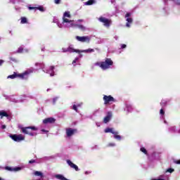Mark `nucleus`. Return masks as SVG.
<instances>
[{
    "instance_id": "f257e3e1",
    "label": "nucleus",
    "mask_w": 180,
    "mask_h": 180,
    "mask_svg": "<svg viewBox=\"0 0 180 180\" xmlns=\"http://www.w3.org/2000/svg\"><path fill=\"white\" fill-rule=\"evenodd\" d=\"M94 65L100 67L103 71L109 70L113 65V60L110 58H105L104 61L96 62Z\"/></svg>"
},
{
    "instance_id": "f03ea898",
    "label": "nucleus",
    "mask_w": 180,
    "mask_h": 180,
    "mask_svg": "<svg viewBox=\"0 0 180 180\" xmlns=\"http://www.w3.org/2000/svg\"><path fill=\"white\" fill-rule=\"evenodd\" d=\"M21 130L23 133V134H28V136H37V133L33 132L34 131H37V128L36 127H22Z\"/></svg>"
},
{
    "instance_id": "7ed1b4c3",
    "label": "nucleus",
    "mask_w": 180,
    "mask_h": 180,
    "mask_svg": "<svg viewBox=\"0 0 180 180\" xmlns=\"http://www.w3.org/2000/svg\"><path fill=\"white\" fill-rule=\"evenodd\" d=\"M26 75H29V72L25 71L21 74L14 72L13 75H8L7 78H10L11 79H15V78H20L21 79H25V77H26Z\"/></svg>"
},
{
    "instance_id": "20e7f679",
    "label": "nucleus",
    "mask_w": 180,
    "mask_h": 180,
    "mask_svg": "<svg viewBox=\"0 0 180 180\" xmlns=\"http://www.w3.org/2000/svg\"><path fill=\"white\" fill-rule=\"evenodd\" d=\"M98 20H99L101 23H103V26L105 27H107V29H109L112 25V20L109 18H106L103 16H101L98 18Z\"/></svg>"
},
{
    "instance_id": "39448f33",
    "label": "nucleus",
    "mask_w": 180,
    "mask_h": 180,
    "mask_svg": "<svg viewBox=\"0 0 180 180\" xmlns=\"http://www.w3.org/2000/svg\"><path fill=\"white\" fill-rule=\"evenodd\" d=\"M10 137L11 139H12V140H13L14 141H17L18 143H19L20 141H23V140H25V136H23V135L22 134H11Z\"/></svg>"
},
{
    "instance_id": "423d86ee",
    "label": "nucleus",
    "mask_w": 180,
    "mask_h": 180,
    "mask_svg": "<svg viewBox=\"0 0 180 180\" xmlns=\"http://www.w3.org/2000/svg\"><path fill=\"white\" fill-rule=\"evenodd\" d=\"M67 18H71V14L70 13V11H65L63 13V23H72V20H68Z\"/></svg>"
},
{
    "instance_id": "0eeeda50",
    "label": "nucleus",
    "mask_w": 180,
    "mask_h": 180,
    "mask_svg": "<svg viewBox=\"0 0 180 180\" xmlns=\"http://www.w3.org/2000/svg\"><path fill=\"white\" fill-rule=\"evenodd\" d=\"M76 39L77 40V41H81V43H89L91 41V38L89 37V36H76Z\"/></svg>"
},
{
    "instance_id": "6e6552de",
    "label": "nucleus",
    "mask_w": 180,
    "mask_h": 180,
    "mask_svg": "<svg viewBox=\"0 0 180 180\" xmlns=\"http://www.w3.org/2000/svg\"><path fill=\"white\" fill-rule=\"evenodd\" d=\"M104 101V105H109L110 102H115V98H113L112 96H106L104 95L103 98Z\"/></svg>"
},
{
    "instance_id": "1a4fd4ad",
    "label": "nucleus",
    "mask_w": 180,
    "mask_h": 180,
    "mask_svg": "<svg viewBox=\"0 0 180 180\" xmlns=\"http://www.w3.org/2000/svg\"><path fill=\"white\" fill-rule=\"evenodd\" d=\"M131 16V13H127V14L125 15V18H127V23H126V26L127 27H130V25H131V23H133V18H130Z\"/></svg>"
},
{
    "instance_id": "9d476101",
    "label": "nucleus",
    "mask_w": 180,
    "mask_h": 180,
    "mask_svg": "<svg viewBox=\"0 0 180 180\" xmlns=\"http://www.w3.org/2000/svg\"><path fill=\"white\" fill-rule=\"evenodd\" d=\"M77 133V129H72V128H67L66 129V135L67 137H71L72 136H74Z\"/></svg>"
},
{
    "instance_id": "9b49d317",
    "label": "nucleus",
    "mask_w": 180,
    "mask_h": 180,
    "mask_svg": "<svg viewBox=\"0 0 180 180\" xmlns=\"http://www.w3.org/2000/svg\"><path fill=\"white\" fill-rule=\"evenodd\" d=\"M43 123L44 124H51L53 123H56V119L53 117H48L43 120Z\"/></svg>"
},
{
    "instance_id": "f8f14e48",
    "label": "nucleus",
    "mask_w": 180,
    "mask_h": 180,
    "mask_svg": "<svg viewBox=\"0 0 180 180\" xmlns=\"http://www.w3.org/2000/svg\"><path fill=\"white\" fill-rule=\"evenodd\" d=\"M66 162L67 164L70 167V168H73V169H75L76 171H79L78 166L74 164L71 160H67Z\"/></svg>"
},
{
    "instance_id": "ddd939ff",
    "label": "nucleus",
    "mask_w": 180,
    "mask_h": 180,
    "mask_svg": "<svg viewBox=\"0 0 180 180\" xmlns=\"http://www.w3.org/2000/svg\"><path fill=\"white\" fill-rule=\"evenodd\" d=\"M5 169H6V171H14V172H18V171H20V169H22V167H11L8 166L5 167Z\"/></svg>"
},
{
    "instance_id": "4468645a",
    "label": "nucleus",
    "mask_w": 180,
    "mask_h": 180,
    "mask_svg": "<svg viewBox=\"0 0 180 180\" xmlns=\"http://www.w3.org/2000/svg\"><path fill=\"white\" fill-rule=\"evenodd\" d=\"M110 119H112V112H108L103 119V123H109V122H110Z\"/></svg>"
},
{
    "instance_id": "2eb2a0df",
    "label": "nucleus",
    "mask_w": 180,
    "mask_h": 180,
    "mask_svg": "<svg viewBox=\"0 0 180 180\" xmlns=\"http://www.w3.org/2000/svg\"><path fill=\"white\" fill-rule=\"evenodd\" d=\"M67 51L69 53H81V51H79L78 49H74L70 46L68 48H67Z\"/></svg>"
},
{
    "instance_id": "dca6fc26",
    "label": "nucleus",
    "mask_w": 180,
    "mask_h": 180,
    "mask_svg": "<svg viewBox=\"0 0 180 180\" xmlns=\"http://www.w3.org/2000/svg\"><path fill=\"white\" fill-rule=\"evenodd\" d=\"M0 116H1V119H2L3 117H9V114L7 113L5 111L1 110L0 111Z\"/></svg>"
},
{
    "instance_id": "f3484780",
    "label": "nucleus",
    "mask_w": 180,
    "mask_h": 180,
    "mask_svg": "<svg viewBox=\"0 0 180 180\" xmlns=\"http://www.w3.org/2000/svg\"><path fill=\"white\" fill-rule=\"evenodd\" d=\"M105 133H112V134H116V132L113 131V128L105 129Z\"/></svg>"
},
{
    "instance_id": "a211bd4d",
    "label": "nucleus",
    "mask_w": 180,
    "mask_h": 180,
    "mask_svg": "<svg viewBox=\"0 0 180 180\" xmlns=\"http://www.w3.org/2000/svg\"><path fill=\"white\" fill-rule=\"evenodd\" d=\"M20 20H21L20 23L22 25H25L27 23V18L26 17H21Z\"/></svg>"
},
{
    "instance_id": "6ab92c4d",
    "label": "nucleus",
    "mask_w": 180,
    "mask_h": 180,
    "mask_svg": "<svg viewBox=\"0 0 180 180\" xmlns=\"http://www.w3.org/2000/svg\"><path fill=\"white\" fill-rule=\"evenodd\" d=\"M95 50L94 49H89L86 50L81 51V53H94Z\"/></svg>"
},
{
    "instance_id": "aec40b11",
    "label": "nucleus",
    "mask_w": 180,
    "mask_h": 180,
    "mask_svg": "<svg viewBox=\"0 0 180 180\" xmlns=\"http://www.w3.org/2000/svg\"><path fill=\"white\" fill-rule=\"evenodd\" d=\"M34 175H35V176H40L41 178H43L44 175L43 174L41 173V172H39V171H36L34 173Z\"/></svg>"
},
{
    "instance_id": "412c9836",
    "label": "nucleus",
    "mask_w": 180,
    "mask_h": 180,
    "mask_svg": "<svg viewBox=\"0 0 180 180\" xmlns=\"http://www.w3.org/2000/svg\"><path fill=\"white\" fill-rule=\"evenodd\" d=\"M95 1L94 0H89L87 2H86L85 5L89 6V5H94Z\"/></svg>"
},
{
    "instance_id": "4be33fe9",
    "label": "nucleus",
    "mask_w": 180,
    "mask_h": 180,
    "mask_svg": "<svg viewBox=\"0 0 180 180\" xmlns=\"http://www.w3.org/2000/svg\"><path fill=\"white\" fill-rule=\"evenodd\" d=\"M36 10L40 11L41 12H44V7H43V6H39L36 7Z\"/></svg>"
},
{
    "instance_id": "5701e85b",
    "label": "nucleus",
    "mask_w": 180,
    "mask_h": 180,
    "mask_svg": "<svg viewBox=\"0 0 180 180\" xmlns=\"http://www.w3.org/2000/svg\"><path fill=\"white\" fill-rule=\"evenodd\" d=\"M114 134V137L117 139V140H122V136H120V135H118L117 132H115V134Z\"/></svg>"
},
{
    "instance_id": "b1692460",
    "label": "nucleus",
    "mask_w": 180,
    "mask_h": 180,
    "mask_svg": "<svg viewBox=\"0 0 180 180\" xmlns=\"http://www.w3.org/2000/svg\"><path fill=\"white\" fill-rule=\"evenodd\" d=\"M77 27H78L79 29H80V30H85V27H84V25H77Z\"/></svg>"
},
{
    "instance_id": "393cba45",
    "label": "nucleus",
    "mask_w": 180,
    "mask_h": 180,
    "mask_svg": "<svg viewBox=\"0 0 180 180\" xmlns=\"http://www.w3.org/2000/svg\"><path fill=\"white\" fill-rule=\"evenodd\" d=\"M140 150L141 151V153H144L146 155H148V153L147 152V150L145 149V148H141Z\"/></svg>"
},
{
    "instance_id": "a878e982",
    "label": "nucleus",
    "mask_w": 180,
    "mask_h": 180,
    "mask_svg": "<svg viewBox=\"0 0 180 180\" xmlns=\"http://www.w3.org/2000/svg\"><path fill=\"white\" fill-rule=\"evenodd\" d=\"M17 53H23V47H22V46L19 47L17 51Z\"/></svg>"
},
{
    "instance_id": "bb28decb",
    "label": "nucleus",
    "mask_w": 180,
    "mask_h": 180,
    "mask_svg": "<svg viewBox=\"0 0 180 180\" xmlns=\"http://www.w3.org/2000/svg\"><path fill=\"white\" fill-rule=\"evenodd\" d=\"M160 115H162V116H164L165 115V112L164 111V109H160Z\"/></svg>"
},
{
    "instance_id": "cd10ccee",
    "label": "nucleus",
    "mask_w": 180,
    "mask_h": 180,
    "mask_svg": "<svg viewBox=\"0 0 180 180\" xmlns=\"http://www.w3.org/2000/svg\"><path fill=\"white\" fill-rule=\"evenodd\" d=\"M116 146L114 143H110L108 144L107 147H115Z\"/></svg>"
},
{
    "instance_id": "c85d7f7f",
    "label": "nucleus",
    "mask_w": 180,
    "mask_h": 180,
    "mask_svg": "<svg viewBox=\"0 0 180 180\" xmlns=\"http://www.w3.org/2000/svg\"><path fill=\"white\" fill-rule=\"evenodd\" d=\"M175 171L174 169L169 168L167 170V172H169L170 174H172Z\"/></svg>"
},
{
    "instance_id": "c756f323",
    "label": "nucleus",
    "mask_w": 180,
    "mask_h": 180,
    "mask_svg": "<svg viewBox=\"0 0 180 180\" xmlns=\"http://www.w3.org/2000/svg\"><path fill=\"white\" fill-rule=\"evenodd\" d=\"M9 59H10V61H13V63H16V58L10 57Z\"/></svg>"
},
{
    "instance_id": "7c9ffc66",
    "label": "nucleus",
    "mask_w": 180,
    "mask_h": 180,
    "mask_svg": "<svg viewBox=\"0 0 180 180\" xmlns=\"http://www.w3.org/2000/svg\"><path fill=\"white\" fill-rule=\"evenodd\" d=\"M72 109L73 110H75V112H78V108H77V105H73Z\"/></svg>"
},
{
    "instance_id": "2f4dec72",
    "label": "nucleus",
    "mask_w": 180,
    "mask_h": 180,
    "mask_svg": "<svg viewBox=\"0 0 180 180\" xmlns=\"http://www.w3.org/2000/svg\"><path fill=\"white\" fill-rule=\"evenodd\" d=\"M34 162H36V160H31L29 161V164H34Z\"/></svg>"
},
{
    "instance_id": "473e14b6",
    "label": "nucleus",
    "mask_w": 180,
    "mask_h": 180,
    "mask_svg": "<svg viewBox=\"0 0 180 180\" xmlns=\"http://www.w3.org/2000/svg\"><path fill=\"white\" fill-rule=\"evenodd\" d=\"M54 2H55V4L58 5V4H60V2H61V0H54Z\"/></svg>"
},
{
    "instance_id": "72a5a7b5",
    "label": "nucleus",
    "mask_w": 180,
    "mask_h": 180,
    "mask_svg": "<svg viewBox=\"0 0 180 180\" xmlns=\"http://www.w3.org/2000/svg\"><path fill=\"white\" fill-rule=\"evenodd\" d=\"M126 47H127V45L124 44H122L121 45V49H126Z\"/></svg>"
},
{
    "instance_id": "f704fd0d",
    "label": "nucleus",
    "mask_w": 180,
    "mask_h": 180,
    "mask_svg": "<svg viewBox=\"0 0 180 180\" xmlns=\"http://www.w3.org/2000/svg\"><path fill=\"white\" fill-rule=\"evenodd\" d=\"M127 109L128 112H130V109H131V106L127 105Z\"/></svg>"
},
{
    "instance_id": "c9c22d12",
    "label": "nucleus",
    "mask_w": 180,
    "mask_h": 180,
    "mask_svg": "<svg viewBox=\"0 0 180 180\" xmlns=\"http://www.w3.org/2000/svg\"><path fill=\"white\" fill-rule=\"evenodd\" d=\"M174 164H178V165H179V164H180V160H174Z\"/></svg>"
},
{
    "instance_id": "e433bc0d",
    "label": "nucleus",
    "mask_w": 180,
    "mask_h": 180,
    "mask_svg": "<svg viewBox=\"0 0 180 180\" xmlns=\"http://www.w3.org/2000/svg\"><path fill=\"white\" fill-rule=\"evenodd\" d=\"M28 9H30V11H32V9L36 10V7H29Z\"/></svg>"
},
{
    "instance_id": "4c0bfd02",
    "label": "nucleus",
    "mask_w": 180,
    "mask_h": 180,
    "mask_svg": "<svg viewBox=\"0 0 180 180\" xmlns=\"http://www.w3.org/2000/svg\"><path fill=\"white\" fill-rule=\"evenodd\" d=\"M77 60H78V58H76L73 61H72V64H75L77 63Z\"/></svg>"
},
{
    "instance_id": "58836bf2",
    "label": "nucleus",
    "mask_w": 180,
    "mask_h": 180,
    "mask_svg": "<svg viewBox=\"0 0 180 180\" xmlns=\"http://www.w3.org/2000/svg\"><path fill=\"white\" fill-rule=\"evenodd\" d=\"M41 131H43L44 133H49V131L46 129H41Z\"/></svg>"
},
{
    "instance_id": "ea45409f",
    "label": "nucleus",
    "mask_w": 180,
    "mask_h": 180,
    "mask_svg": "<svg viewBox=\"0 0 180 180\" xmlns=\"http://www.w3.org/2000/svg\"><path fill=\"white\" fill-rule=\"evenodd\" d=\"M62 50H63V53H67L68 52L67 49H63Z\"/></svg>"
},
{
    "instance_id": "a19ab883",
    "label": "nucleus",
    "mask_w": 180,
    "mask_h": 180,
    "mask_svg": "<svg viewBox=\"0 0 180 180\" xmlns=\"http://www.w3.org/2000/svg\"><path fill=\"white\" fill-rule=\"evenodd\" d=\"M4 60H0V65H2L4 64Z\"/></svg>"
},
{
    "instance_id": "79ce46f5",
    "label": "nucleus",
    "mask_w": 180,
    "mask_h": 180,
    "mask_svg": "<svg viewBox=\"0 0 180 180\" xmlns=\"http://www.w3.org/2000/svg\"><path fill=\"white\" fill-rule=\"evenodd\" d=\"M160 105H162V106H164V105H165V102H164V101H162V102L160 103Z\"/></svg>"
},
{
    "instance_id": "37998d69",
    "label": "nucleus",
    "mask_w": 180,
    "mask_h": 180,
    "mask_svg": "<svg viewBox=\"0 0 180 180\" xmlns=\"http://www.w3.org/2000/svg\"><path fill=\"white\" fill-rule=\"evenodd\" d=\"M50 70H51V71H53V70H54V66H51V67H50Z\"/></svg>"
},
{
    "instance_id": "c03bdc74",
    "label": "nucleus",
    "mask_w": 180,
    "mask_h": 180,
    "mask_svg": "<svg viewBox=\"0 0 180 180\" xmlns=\"http://www.w3.org/2000/svg\"><path fill=\"white\" fill-rule=\"evenodd\" d=\"M1 129H6V125H2Z\"/></svg>"
},
{
    "instance_id": "a18cd8bd",
    "label": "nucleus",
    "mask_w": 180,
    "mask_h": 180,
    "mask_svg": "<svg viewBox=\"0 0 180 180\" xmlns=\"http://www.w3.org/2000/svg\"><path fill=\"white\" fill-rule=\"evenodd\" d=\"M35 65H43L41 63H36Z\"/></svg>"
},
{
    "instance_id": "49530a36",
    "label": "nucleus",
    "mask_w": 180,
    "mask_h": 180,
    "mask_svg": "<svg viewBox=\"0 0 180 180\" xmlns=\"http://www.w3.org/2000/svg\"><path fill=\"white\" fill-rule=\"evenodd\" d=\"M176 5H180V1H178V2L176 3Z\"/></svg>"
},
{
    "instance_id": "de8ad7c7",
    "label": "nucleus",
    "mask_w": 180,
    "mask_h": 180,
    "mask_svg": "<svg viewBox=\"0 0 180 180\" xmlns=\"http://www.w3.org/2000/svg\"><path fill=\"white\" fill-rule=\"evenodd\" d=\"M41 51H44V47L41 49Z\"/></svg>"
},
{
    "instance_id": "09e8293b",
    "label": "nucleus",
    "mask_w": 180,
    "mask_h": 180,
    "mask_svg": "<svg viewBox=\"0 0 180 180\" xmlns=\"http://www.w3.org/2000/svg\"><path fill=\"white\" fill-rule=\"evenodd\" d=\"M71 26H74V24H73V23H71Z\"/></svg>"
},
{
    "instance_id": "8fccbe9b",
    "label": "nucleus",
    "mask_w": 180,
    "mask_h": 180,
    "mask_svg": "<svg viewBox=\"0 0 180 180\" xmlns=\"http://www.w3.org/2000/svg\"><path fill=\"white\" fill-rule=\"evenodd\" d=\"M0 180H4V179L0 177Z\"/></svg>"
},
{
    "instance_id": "3c124183",
    "label": "nucleus",
    "mask_w": 180,
    "mask_h": 180,
    "mask_svg": "<svg viewBox=\"0 0 180 180\" xmlns=\"http://www.w3.org/2000/svg\"><path fill=\"white\" fill-rule=\"evenodd\" d=\"M165 2H167V1H168V0H163Z\"/></svg>"
},
{
    "instance_id": "603ef678",
    "label": "nucleus",
    "mask_w": 180,
    "mask_h": 180,
    "mask_svg": "<svg viewBox=\"0 0 180 180\" xmlns=\"http://www.w3.org/2000/svg\"><path fill=\"white\" fill-rule=\"evenodd\" d=\"M165 123H167V121H165Z\"/></svg>"
}]
</instances>
